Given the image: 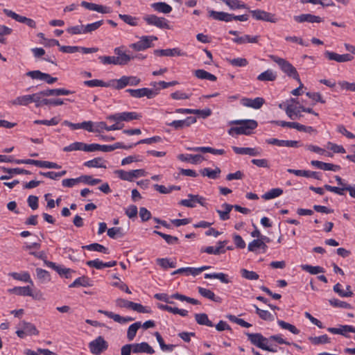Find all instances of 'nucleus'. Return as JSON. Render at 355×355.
<instances>
[{"instance_id": "f257e3e1", "label": "nucleus", "mask_w": 355, "mask_h": 355, "mask_svg": "<svg viewBox=\"0 0 355 355\" xmlns=\"http://www.w3.org/2000/svg\"><path fill=\"white\" fill-rule=\"evenodd\" d=\"M123 46L116 47L114 49L117 56L101 55L98 57L100 62L104 64L125 65L127 64L134 57L127 54L123 50Z\"/></svg>"}, {"instance_id": "f03ea898", "label": "nucleus", "mask_w": 355, "mask_h": 355, "mask_svg": "<svg viewBox=\"0 0 355 355\" xmlns=\"http://www.w3.org/2000/svg\"><path fill=\"white\" fill-rule=\"evenodd\" d=\"M231 123L239 125L229 129L228 134L232 136L234 135H250L258 125L257 121L253 119L235 120Z\"/></svg>"}, {"instance_id": "7ed1b4c3", "label": "nucleus", "mask_w": 355, "mask_h": 355, "mask_svg": "<svg viewBox=\"0 0 355 355\" xmlns=\"http://www.w3.org/2000/svg\"><path fill=\"white\" fill-rule=\"evenodd\" d=\"M269 58L275 63L278 64L281 70L286 73L288 76L296 80L300 83V76L293 65L286 60L279 58L275 55H270Z\"/></svg>"}, {"instance_id": "20e7f679", "label": "nucleus", "mask_w": 355, "mask_h": 355, "mask_svg": "<svg viewBox=\"0 0 355 355\" xmlns=\"http://www.w3.org/2000/svg\"><path fill=\"white\" fill-rule=\"evenodd\" d=\"M141 82L140 78L137 76H123L121 78L118 80H113L110 81L112 84H113L112 87L116 89H121L125 87L128 85L130 86H136L138 85Z\"/></svg>"}, {"instance_id": "39448f33", "label": "nucleus", "mask_w": 355, "mask_h": 355, "mask_svg": "<svg viewBox=\"0 0 355 355\" xmlns=\"http://www.w3.org/2000/svg\"><path fill=\"white\" fill-rule=\"evenodd\" d=\"M108 343L101 336H98L89 343L90 352L94 355H100L108 348Z\"/></svg>"}, {"instance_id": "423d86ee", "label": "nucleus", "mask_w": 355, "mask_h": 355, "mask_svg": "<svg viewBox=\"0 0 355 355\" xmlns=\"http://www.w3.org/2000/svg\"><path fill=\"white\" fill-rule=\"evenodd\" d=\"M159 89H149L146 87L140 89H128L125 90L126 92L129 93L132 97L134 98H141L146 96L148 98H153L159 94Z\"/></svg>"}, {"instance_id": "0eeeda50", "label": "nucleus", "mask_w": 355, "mask_h": 355, "mask_svg": "<svg viewBox=\"0 0 355 355\" xmlns=\"http://www.w3.org/2000/svg\"><path fill=\"white\" fill-rule=\"evenodd\" d=\"M144 20L150 26H155L159 28L170 29L168 21L162 17L155 15H147L144 17Z\"/></svg>"}, {"instance_id": "6e6552de", "label": "nucleus", "mask_w": 355, "mask_h": 355, "mask_svg": "<svg viewBox=\"0 0 355 355\" xmlns=\"http://www.w3.org/2000/svg\"><path fill=\"white\" fill-rule=\"evenodd\" d=\"M157 37L156 36H142L140 37L139 41L135 43L130 44L129 47L137 51H144L153 46L152 42L154 40H157Z\"/></svg>"}, {"instance_id": "1a4fd4ad", "label": "nucleus", "mask_w": 355, "mask_h": 355, "mask_svg": "<svg viewBox=\"0 0 355 355\" xmlns=\"http://www.w3.org/2000/svg\"><path fill=\"white\" fill-rule=\"evenodd\" d=\"M252 17L256 20H260L270 23H277L278 21V18L273 13L266 12L263 10H250Z\"/></svg>"}, {"instance_id": "9d476101", "label": "nucleus", "mask_w": 355, "mask_h": 355, "mask_svg": "<svg viewBox=\"0 0 355 355\" xmlns=\"http://www.w3.org/2000/svg\"><path fill=\"white\" fill-rule=\"evenodd\" d=\"M245 335L254 345L261 348V349H268L266 347V343H268V339L263 336L262 334L259 333H246Z\"/></svg>"}, {"instance_id": "9b49d317", "label": "nucleus", "mask_w": 355, "mask_h": 355, "mask_svg": "<svg viewBox=\"0 0 355 355\" xmlns=\"http://www.w3.org/2000/svg\"><path fill=\"white\" fill-rule=\"evenodd\" d=\"M8 292L20 296H30L34 299H40V297L42 295L40 292L34 295L31 291V288L28 286L22 287L15 286L12 288L8 289Z\"/></svg>"}, {"instance_id": "f8f14e48", "label": "nucleus", "mask_w": 355, "mask_h": 355, "mask_svg": "<svg viewBox=\"0 0 355 355\" xmlns=\"http://www.w3.org/2000/svg\"><path fill=\"white\" fill-rule=\"evenodd\" d=\"M60 51L66 53H73L78 51H81L83 53H92L97 52L98 49L96 47L87 48L77 46H60Z\"/></svg>"}, {"instance_id": "ddd939ff", "label": "nucleus", "mask_w": 355, "mask_h": 355, "mask_svg": "<svg viewBox=\"0 0 355 355\" xmlns=\"http://www.w3.org/2000/svg\"><path fill=\"white\" fill-rule=\"evenodd\" d=\"M188 198V199L182 200L179 204L180 205L191 208L195 207L197 203L202 206H205L204 202L205 198L199 195L189 194Z\"/></svg>"}, {"instance_id": "4468645a", "label": "nucleus", "mask_w": 355, "mask_h": 355, "mask_svg": "<svg viewBox=\"0 0 355 355\" xmlns=\"http://www.w3.org/2000/svg\"><path fill=\"white\" fill-rule=\"evenodd\" d=\"M196 122V118L194 116H188L183 120H175L171 123H167L166 125L174 128L175 130L182 129L186 127L190 126Z\"/></svg>"}, {"instance_id": "2eb2a0df", "label": "nucleus", "mask_w": 355, "mask_h": 355, "mask_svg": "<svg viewBox=\"0 0 355 355\" xmlns=\"http://www.w3.org/2000/svg\"><path fill=\"white\" fill-rule=\"evenodd\" d=\"M266 141L268 144L276 145L278 146L297 148L300 146L299 145V141L294 140H279L278 139L271 138L267 139Z\"/></svg>"}, {"instance_id": "dca6fc26", "label": "nucleus", "mask_w": 355, "mask_h": 355, "mask_svg": "<svg viewBox=\"0 0 355 355\" xmlns=\"http://www.w3.org/2000/svg\"><path fill=\"white\" fill-rule=\"evenodd\" d=\"M232 150L238 155H248L250 156H259L261 153V150L257 148H243L232 146Z\"/></svg>"}, {"instance_id": "f3484780", "label": "nucleus", "mask_w": 355, "mask_h": 355, "mask_svg": "<svg viewBox=\"0 0 355 355\" xmlns=\"http://www.w3.org/2000/svg\"><path fill=\"white\" fill-rule=\"evenodd\" d=\"M241 103L243 106L252 107L254 109H259L264 103V99L261 97H257L254 99L249 98H243L241 99Z\"/></svg>"}, {"instance_id": "a211bd4d", "label": "nucleus", "mask_w": 355, "mask_h": 355, "mask_svg": "<svg viewBox=\"0 0 355 355\" xmlns=\"http://www.w3.org/2000/svg\"><path fill=\"white\" fill-rule=\"evenodd\" d=\"M98 313H103L108 318L113 319L115 322H119L120 324H125L128 322H131L134 320L133 318L131 317H122L119 314H116L111 311H104V310H98Z\"/></svg>"}, {"instance_id": "6ab92c4d", "label": "nucleus", "mask_w": 355, "mask_h": 355, "mask_svg": "<svg viewBox=\"0 0 355 355\" xmlns=\"http://www.w3.org/2000/svg\"><path fill=\"white\" fill-rule=\"evenodd\" d=\"M294 20L298 23L309 22L320 23L322 21L321 17L311 14H302L300 15L294 16Z\"/></svg>"}, {"instance_id": "aec40b11", "label": "nucleus", "mask_w": 355, "mask_h": 355, "mask_svg": "<svg viewBox=\"0 0 355 355\" xmlns=\"http://www.w3.org/2000/svg\"><path fill=\"white\" fill-rule=\"evenodd\" d=\"M131 345L132 347L133 353H146L152 354L155 352V350L153 349V347L146 342Z\"/></svg>"}, {"instance_id": "412c9836", "label": "nucleus", "mask_w": 355, "mask_h": 355, "mask_svg": "<svg viewBox=\"0 0 355 355\" xmlns=\"http://www.w3.org/2000/svg\"><path fill=\"white\" fill-rule=\"evenodd\" d=\"M154 53L159 56H183L184 53L182 52L178 48L167 49H156Z\"/></svg>"}, {"instance_id": "4be33fe9", "label": "nucleus", "mask_w": 355, "mask_h": 355, "mask_svg": "<svg viewBox=\"0 0 355 355\" xmlns=\"http://www.w3.org/2000/svg\"><path fill=\"white\" fill-rule=\"evenodd\" d=\"M288 172L295 174L297 176L312 178L316 180L320 179V174L319 172L295 169H288Z\"/></svg>"}, {"instance_id": "5701e85b", "label": "nucleus", "mask_w": 355, "mask_h": 355, "mask_svg": "<svg viewBox=\"0 0 355 355\" xmlns=\"http://www.w3.org/2000/svg\"><path fill=\"white\" fill-rule=\"evenodd\" d=\"M178 158L182 162H190L194 164H199L204 159L203 157L200 155H193L191 154H180Z\"/></svg>"}, {"instance_id": "b1692460", "label": "nucleus", "mask_w": 355, "mask_h": 355, "mask_svg": "<svg viewBox=\"0 0 355 355\" xmlns=\"http://www.w3.org/2000/svg\"><path fill=\"white\" fill-rule=\"evenodd\" d=\"M259 39V35L251 36L250 35H244L241 37L233 38L232 41L238 44H243L246 43H258Z\"/></svg>"}, {"instance_id": "393cba45", "label": "nucleus", "mask_w": 355, "mask_h": 355, "mask_svg": "<svg viewBox=\"0 0 355 355\" xmlns=\"http://www.w3.org/2000/svg\"><path fill=\"white\" fill-rule=\"evenodd\" d=\"M209 17L213 18L215 20L223 21L225 22L231 21V14L225 12L209 10Z\"/></svg>"}, {"instance_id": "a878e982", "label": "nucleus", "mask_w": 355, "mask_h": 355, "mask_svg": "<svg viewBox=\"0 0 355 355\" xmlns=\"http://www.w3.org/2000/svg\"><path fill=\"white\" fill-rule=\"evenodd\" d=\"M327 330L332 334H340L345 336H347L346 332L355 333V327L350 325H341L339 328L329 327Z\"/></svg>"}, {"instance_id": "bb28decb", "label": "nucleus", "mask_w": 355, "mask_h": 355, "mask_svg": "<svg viewBox=\"0 0 355 355\" xmlns=\"http://www.w3.org/2000/svg\"><path fill=\"white\" fill-rule=\"evenodd\" d=\"M73 150H83L88 152V144L83 142H74L63 148V151L71 152Z\"/></svg>"}, {"instance_id": "cd10ccee", "label": "nucleus", "mask_w": 355, "mask_h": 355, "mask_svg": "<svg viewBox=\"0 0 355 355\" xmlns=\"http://www.w3.org/2000/svg\"><path fill=\"white\" fill-rule=\"evenodd\" d=\"M92 286V284L90 279L86 276H83L76 279L69 286V288H75L78 286L90 287Z\"/></svg>"}, {"instance_id": "c85d7f7f", "label": "nucleus", "mask_w": 355, "mask_h": 355, "mask_svg": "<svg viewBox=\"0 0 355 355\" xmlns=\"http://www.w3.org/2000/svg\"><path fill=\"white\" fill-rule=\"evenodd\" d=\"M12 105L27 106L31 103V94L19 96L10 101Z\"/></svg>"}, {"instance_id": "c756f323", "label": "nucleus", "mask_w": 355, "mask_h": 355, "mask_svg": "<svg viewBox=\"0 0 355 355\" xmlns=\"http://www.w3.org/2000/svg\"><path fill=\"white\" fill-rule=\"evenodd\" d=\"M151 7L157 12L168 14L172 11V7L165 2H157L151 4Z\"/></svg>"}, {"instance_id": "7c9ffc66", "label": "nucleus", "mask_w": 355, "mask_h": 355, "mask_svg": "<svg viewBox=\"0 0 355 355\" xmlns=\"http://www.w3.org/2000/svg\"><path fill=\"white\" fill-rule=\"evenodd\" d=\"M19 325L21 327V328L24 329L26 334L28 336H37L39 334V331L37 330L36 327L31 322H28L23 320L19 323Z\"/></svg>"}, {"instance_id": "2f4dec72", "label": "nucleus", "mask_w": 355, "mask_h": 355, "mask_svg": "<svg viewBox=\"0 0 355 355\" xmlns=\"http://www.w3.org/2000/svg\"><path fill=\"white\" fill-rule=\"evenodd\" d=\"M45 96L44 92L41 91L35 94H31V103H35L36 107H40L44 105V101L46 98H44Z\"/></svg>"}, {"instance_id": "473e14b6", "label": "nucleus", "mask_w": 355, "mask_h": 355, "mask_svg": "<svg viewBox=\"0 0 355 355\" xmlns=\"http://www.w3.org/2000/svg\"><path fill=\"white\" fill-rule=\"evenodd\" d=\"M105 161L102 157H96L93 159L87 161L84 163V166L88 168H106Z\"/></svg>"}, {"instance_id": "72a5a7b5", "label": "nucleus", "mask_w": 355, "mask_h": 355, "mask_svg": "<svg viewBox=\"0 0 355 355\" xmlns=\"http://www.w3.org/2000/svg\"><path fill=\"white\" fill-rule=\"evenodd\" d=\"M198 293L205 298L209 299L214 302H220V297L216 296L214 293L209 289L198 287Z\"/></svg>"}, {"instance_id": "f704fd0d", "label": "nucleus", "mask_w": 355, "mask_h": 355, "mask_svg": "<svg viewBox=\"0 0 355 355\" xmlns=\"http://www.w3.org/2000/svg\"><path fill=\"white\" fill-rule=\"evenodd\" d=\"M277 78V73L271 69H268L257 76L259 81H274Z\"/></svg>"}, {"instance_id": "c9c22d12", "label": "nucleus", "mask_w": 355, "mask_h": 355, "mask_svg": "<svg viewBox=\"0 0 355 355\" xmlns=\"http://www.w3.org/2000/svg\"><path fill=\"white\" fill-rule=\"evenodd\" d=\"M195 76L202 80H209L210 81H216L217 78L215 75L211 74L204 69H197L194 71Z\"/></svg>"}, {"instance_id": "e433bc0d", "label": "nucleus", "mask_w": 355, "mask_h": 355, "mask_svg": "<svg viewBox=\"0 0 355 355\" xmlns=\"http://www.w3.org/2000/svg\"><path fill=\"white\" fill-rule=\"evenodd\" d=\"M220 172L221 171L218 167H216L214 170L210 168H205L200 171V173L202 176H207L213 180L217 179Z\"/></svg>"}, {"instance_id": "4c0bfd02", "label": "nucleus", "mask_w": 355, "mask_h": 355, "mask_svg": "<svg viewBox=\"0 0 355 355\" xmlns=\"http://www.w3.org/2000/svg\"><path fill=\"white\" fill-rule=\"evenodd\" d=\"M83 84L89 87H108L113 86V84L110 83H105L101 80L94 79L90 80H85L83 82Z\"/></svg>"}, {"instance_id": "58836bf2", "label": "nucleus", "mask_w": 355, "mask_h": 355, "mask_svg": "<svg viewBox=\"0 0 355 355\" xmlns=\"http://www.w3.org/2000/svg\"><path fill=\"white\" fill-rule=\"evenodd\" d=\"M195 319L198 324L206 325L210 327L214 326V324L209 320L206 313H196L195 314Z\"/></svg>"}, {"instance_id": "ea45409f", "label": "nucleus", "mask_w": 355, "mask_h": 355, "mask_svg": "<svg viewBox=\"0 0 355 355\" xmlns=\"http://www.w3.org/2000/svg\"><path fill=\"white\" fill-rule=\"evenodd\" d=\"M10 276H11L13 279L16 280L22 281L24 282L30 283L31 284H33V282L31 278V276L28 272H24L22 273L18 272H11L10 273Z\"/></svg>"}, {"instance_id": "a19ab883", "label": "nucleus", "mask_w": 355, "mask_h": 355, "mask_svg": "<svg viewBox=\"0 0 355 355\" xmlns=\"http://www.w3.org/2000/svg\"><path fill=\"white\" fill-rule=\"evenodd\" d=\"M205 279H218L222 283L228 284L230 282V280L228 278V275L223 272L218 273H207L205 275Z\"/></svg>"}, {"instance_id": "79ce46f5", "label": "nucleus", "mask_w": 355, "mask_h": 355, "mask_svg": "<svg viewBox=\"0 0 355 355\" xmlns=\"http://www.w3.org/2000/svg\"><path fill=\"white\" fill-rule=\"evenodd\" d=\"M82 248L87 249L90 251L100 252H102L104 254L109 253L108 249L107 248H105V246H103L99 243H92V244L87 245H83V246H82Z\"/></svg>"}, {"instance_id": "37998d69", "label": "nucleus", "mask_w": 355, "mask_h": 355, "mask_svg": "<svg viewBox=\"0 0 355 355\" xmlns=\"http://www.w3.org/2000/svg\"><path fill=\"white\" fill-rule=\"evenodd\" d=\"M248 250L251 252H254L258 248H261L265 251L267 248V245L262 240L254 239L248 244Z\"/></svg>"}, {"instance_id": "c03bdc74", "label": "nucleus", "mask_w": 355, "mask_h": 355, "mask_svg": "<svg viewBox=\"0 0 355 355\" xmlns=\"http://www.w3.org/2000/svg\"><path fill=\"white\" fill-rule=\"evenodd\" d=\"M141 327V323L140 322H137L132 324L128 329L127 332V338L129 341L132 340L137 332V330Z\"/></svg>"}, {"instance_id": "a18cd8bd", "label": "nucleus", "mask_w": 355, "mask_h": 355, "mask_svg": "<svg viewBox=\"0 0 355 355\" xmlns=\"http://www.w3.org/2000/svg\"><path fill=\"white\" fill-rule=\"evenodd\" d=\"M283 193V190L280 188H274L265 193L261 197L266 200L275 198Z\"/></svg>"}, {"instance_id": "49530a36", "label": "nucleus", "mask_w": 355, "mask_h": 355, "mask_svg": "<svg viewBox=\"0 0 355 355\" xmlns=\"http://www.w3.org/2000/svg\"><path fill=\"white\" fill-rule=\"evenodd\" d=\"M36 275L40 283H46L51 280L49 272L42 268H36Z\"/></svg>"}, {"instance_id": "de8ad7c7", "label": "nucleus", "mask_w": 355, "mask_h": 355, "mask_svg": "<svg viewBox=\"0 0 355 355\" xmlns=\"http://www.w3.org/2000/svg\"><path fill=\"white\" fill-rule=\"evenodd\" d=\"M310 342L315 345L326 344L330 343V338L326 334L315 337H309Z\"/></svg>"}, {"instance_id": "09e8293b", "label": "nucleus", "mask_w": 355, "mask_h": 355, "mask_svg": "<svg viewBox=\"0 0 355 355\" xmlns=\"http://www.w3.org/2000/svg\"><path fill=\"white\" fill-rule=\"evenodd\" d=\"M141 117V115L135 112H121L122 121H130L132 120H137Z\"/></svg>"}, {"instance_id": "8fccbe9b", "label": "nucleus", "mask_w": 355, "mask_h": 355, "mask_svg": "<svg viewBox=\"0 0 355 355\" xmlns=\"http://www.w3.org/2000/svg\"><path fill=\"white\" fill-rule=\"evenodd\" d=\"M3 12L8 17H11L12 19L16 20L17 21L22 23V24H25V21L27 19L26 17L19 15L15 13V12H13L12 10H8L7 8H4L3 10Z\"/></svg>"}, {"instance_id": "3c124183", "label": "nucleus", "mask_w": 355, "mask_h": 355, "mask_svg": "<svg viewBox=\"0 0 355 355\" xmlns=\"http://www.w3.org/2000/svg\"><path fill=\"white\" fill-rule=\"evenodd\" d=\"M103 23H104L103 20H99V21L85 25V26H84L85 33L88 34V33H92L94 32L98 28H99L103 24Z\"/></svg>"}, {"instance_id": "603ef678", "label": "nucleus", "mask_w": 355, "mask_h": 355, "mask_svg": "<svg viewBox=\"0 0 355 355\" xmlns=\"http://www.w3.org/2000/svg\"><path fill=\"white\" fill-rule=\"evenodd\" d=\"M277 323L281 328L286 329L293 334L297 335L300 334V330L295 326L290 323H288L283 320H278Z\"/></svg>"}, {"instance_id": "864d4df0", "label": "nucleus", "mask_w": 355, "mask_h": 355, "mask_svg": "<svg viewBox=\"0 0 355 355\" xmlns=\"http://www.w3.org/2000/svg\"><path fill=\"white\" fill-rule=\"evenodd\" d=\"M301 267L303 270L312 275H317L324 272V268L318 266H313L311 265H302Z\"/></svg>"}, {"instance_id": "5fc2aeb1", "label": "nucleus", "mask_w": 355, "mask_h": 355, "mask_svg": "<svg viewBox=\"0 0 355 355\" xmlns=\"http://www.w3.org/2000/svg\"><path fill=\"white\" fill-rule=\"evenodd\" d=\"M153 234L160 236L166 241V242L168 244H170V245L175 244L178 241V237L173 236H171L169 234H166L162 233V232L157 231V230H154Z\"/></svg>"}, {"instance_id": "6e6d98bb", "label": "nucleus", "mask_w": 355, "mask_h": 355, "mask_svg": "<svg viewBox=\"0 0 355 355\" xmlns=\"http://www.w3.org/2000/svg\"><path fill=\"white\" fill-rule=\"evenodd\" d=\"M119 17L125 23H126L130 26H135L138 25L139 19L135 17H132L129 15H123V14H119Z\"/></svg>"}, {"instance_id": "4d7b16f0", "label": "nucleus", "mask_w": 355, "mask_h": 355, "mask_svg": "<svg viewBox=\"0 0 355 355\" xmlns=\"http://www.w3.org/2000/svg\"><path fill=\"white\" fill-rule=\"evenodd\" d=\"M329 304L334 307H339L345 309H351L352 307L350 304L333 298L329 300Z\"/></svg>"}, {"instance_id": "13d9d810", "label": "nucleus", "mask_w": 355, "mask_h": 355, "mask_svg": "<svg viewBox=\"0 0 355 355\" xmlns=\"http://www.w3.org/2000/svg\"><path fill=\"white\" fill-rule=\"evenodd\" d=\"M242 277L249 280H257L259 279V275L254 272L250 271L247 269L243 268L240 270Z\"/></svg>"}, {"instance_id": "bf43d9fd", "label": "nucleus", "mask_w": 355, "mask_h": 355, "mask_svg": "<svg viewBox=\"0 0 355 355\" xmlns=\"http://www.w3.org/2000/svg\"><path fill=\"white\" fill-rule=\"evenodd\" d=\"M85 25L80 24L73 26H70L67 28V32L71 35H80V34H85Z\"/></svg>"}, {"instance_id": "052dcab7", "label": "nucleus", "mask_w": 355, "mask_h": 355, "mask_svg": "<svg viewBox=\"0 0 355 355\" xmlns=\"http://www.w3.org/2000/svg\"><path fill=\"white\" fill-rule=\"evenodd\" d=\"M60 119L58 117H53L50 120H35L33 121L35 124L46 125H56L59 123Z\"/></svg>"}, {"instance_id": "680f3d73", "label": "nucleus", "mask_w": 355, "mask_h": 355, "mask_svg": "<svg viewBox=\"0 0 355 355\" xmlns=\"http://www.w3.org/2000/svg\"><path fill=\"white\" fill-rule=\"evenodd\" d=\"M157 262L160 266H162L164 269H166L168 268H174L176 266L175 262L170 261V260L167 258L157 259Z\"/></svg>"}, {"instance_id": "e2e57ef3", "label": "nucleus", "mask_w": 355, "mask_h": 355, "mask_svg": "<svg viewBox=\"0 0 355 355\" xmlns=\"http://www.w3.org/2000/svg\"><path fill=\"white\" fill-rule=\"evenodd\" d=\"M80 182H81V176L77 178L64 179L62 181V185L64 187L71 188Z\"/></svg>"}, {"instance_id": "0e129e2a", "label": "nucleus", "mask_w": 355, "mask_h": 355, "mask_svg": "<svg viewBox=\"0 0 355 355\" xmlns=\"http://www.w3.org/2000/svg\"><path fill=\"white\" fill-rule=\"evenodd\" d=\"M135 146H136V144H130L128 146H125L121 142H116L112 145H107V152H111V151H113L118 148L130 149V148H133Z\"/></svg>"}, {"instance_id": "69168bd1", "label": "nucleus", "mask_w": 355, "mask_h": 355, "mask_svg": "<svg viewBox=\"0 0 355 355\" xmlns=\"http://www.w3.org/2000/svg\"><path fill=\"white\" fill-rule=\"evenodd\" d=\"M254 307L256 309L257 314H258L259 316L261 319H263L264 320H272V314L269 311H266V310L260 309L256 305H254Z\"/></svg>"}, {"instance_id": "338daca9", "label": "nucleus", "mask_w": 355, "mask_h": 355, "mask_svg": "<svg viewBox=\"0 0 355 355\" xmlns=\"http://www.w3.org/2000/svg\"><path fill=\"white\" fill-rule=\"evenodd\" d=\"M324 56L329 60H334L338 62H343V55H340L334 52L327 51L324 52Z\"/></svg>"}, {"instance_id": "774afa93", "label": "nucleus", "mask_w": 355, "mask_h": 355, "mask_svg": "<svg viewBox=\"0 0 355 355\" xmlns=\"http://www.w3.org/2000/svg\"><path fill=\"white\" fill-rule=\"evenodd\" d=\"M228 62L234 67H245L248 64V60L243 58L230 59Z\"/></svg>"}]
</instances>
